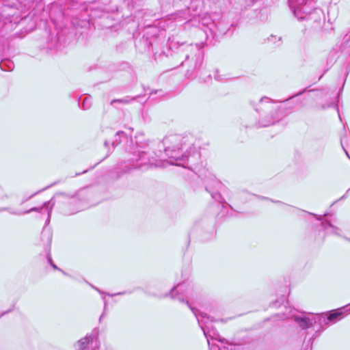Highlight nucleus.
<instances>
[{
	"instance_id": "nucleus-1",
	"label": "nucleus",
	"mask_w": 350,
	"mask_h": 350,
	"mask_svg": "<svg viewBox=\"0 0 350 350\" xmlns=\"http://www.w3.org/2000/svg\"><path fill=\"white\" fill-rule=\"evenodd\" d=\"M294 320L299 324L302 329H307L312 326V323L309 318L305 317L295 316Z\"/></svg>"
},
{
	"instance_id": "nucleus-2",
	"label": "nucleus",
	"mask_w": 350,
	"mask_h": 350,
	"mask_svg": "<svg viewBox=\"0 0 350 350\" xmlns=\"http://www.w3.org/2000/svg\"><path fill=\"white\" fill-rule=\"evenodd\" d=\"M92 341V337H85L83 339H81L80 341H79V344L81 346V349H85V345H87L88 343Z\"/></svg>"
},
{
	"instance_id": "nucleus-3",
	"label": "nucleus",
	"mask_w": 350,
	"mask_h": 350,
	"mask_svg": "<svg viewBox=\"0 0 350 350\" xmlns=\"http://www.w3.org/2000/svg\"><path fill=\"white\" fill-rule=\"evenodd\" d=\"M338 315H340L339 313H333V314H331L329 317H328V319L329 321H333L334 319H335Z\"/></svg>"
},
{
	"instance_id": "nucleus-4",
	"label": "nucleus",
	"mask_w": 350,
	"mask_h": 350,
	"mask_svg": "<svg viewBox=\"0 0 350 350\" xmlns=\"http://www.w3.org/2000/svg\"><path fill=\"white\" fill-rule=\"evenodd\" d=\"M115 102H119V103H127V100H113L111 101V104L112 105Z\"/></svg>"
},
{
	"instance_id": "nucleus-5",
	"label": "nucleus",
	"mask_w": 350,
	"mask_h": 350,
	"mask_svg": "<svg viewBox=\"0 0 350 350\" xmlns=\"http://www.w3.org/2000/svg\"><path fill=\"white\" fill-rule=\"evenodd\" d=\"M88 101V98H85L83 102V107L84 109H86L85 105H87V102Z\"/></svg>"
},
{
	"instance_id": "nucleus-6",
	"label": "nucleus",
	"mask_w": 350,
	"mask_h": 350,
	"mask_svg": "<svg viewBox=\"0 0 350 350\" xmlns=\"http://www.w3.org/2000/svg\"><path fill=\"white\" fill-rule=\"evenodd\" d=\"M37 208H31V211H36Z\"/></svg>"
},
{
	"instance_id": "nucleus-7",
	"label": "nucleus",
	"mask_w": 350,
	"mask_h": 350,
	"mask_svg": "<svg viewBox=\"0 0 350 350\" xmlns=\"http://www.w3.org/2000/svg\"><path fill=\"white\" fill-rule=\"evenodd\" d=\"M52 266L53 267V268L56 269L57 267L54 265V264H52Z\"/></svg>"
}]
</instances>
